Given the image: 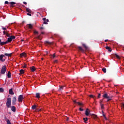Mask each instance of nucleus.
Listing matches in <instances>:
<instances>
[{"label":"nucleus","mask_w":124,"mask_h":124,"mask_svg":"<svg viewBox=\"0 0 124 124\" xmlns=\"http://www.w3.org/2000/svg\"><path fill=\"white\" fill-rule=\"evenodd\" d=\"M100 95H101V94H100V93H99L98 94V97L99 98V97H100Z\"/></svg>","instance_id":"nucleus-45"},{"label":"nucleus","mask_w":124,"mask_h":124,"mask_svg":"<svg viewBox=\"0 0 124 124\" xmlns=\"http://www.w3.org/2000/svg\"><path fill=\"white\" fill-rule=\"evenodd\" d=\"M3 57H4V55H0V62H5V59H3Z\"/></svg>","instance_id":"nucleus-9"},{"label":"nucleus","mask_w":124,"mask_h":124,"mask_svg":"<svg viewBox=\"0 0 124 124\" xmlns=\"http://www.w3.org/2000/svg\"><path fill=\"white\" fill-rule=\"evenodd\" d=\"M91 116H92L93 118V119H96L97 116L96 115L94 114H91Z\"/></svg>","instance_id":"nucleus-18"},{"label":"nucleus","mask_w":124,"mask_h":124,"mask_svg":"<svg viewBox=\"0 0 124 124\" xmlns=\"http://www.w3.org/2000/svg\"><path fill=\"white\" fill-rule=\"evenodd\" d=\"M42 60H43V58H42Z\"/></svg>","instance_id":"nucleus-60"},{"label":"nucleus","mask_w":124,"mask_h":124,"mask_svg":"<svg viewBox=\"0 0 124 124\" xmlns=\"http://www.w3.org/2000/svg\"><path fill=\"white\" fill-rule=\"evenodd\" d=\"M103 116L105 120H107V118H106V116H105V115L103 114Z\"/></svg>","instance_id":"nucleus-38"},{"label":"nucleus","mask_w":124,"mask_h":124,"mask_svg":"<svg viewBox=\"0 0 124 124\" xmlns=\"http://www.w3.org/2000/svg\"><path fill=\"white\" fill-rule=\"evenodd\" d=\"M106 49H107V50H108V52H111L112 51V50L111 49V48L109 46H106Z\"/></svg>","instance_id":"nucleus-14"},{"label":"nucleus","mask_w":124,"mask_h":124,"mask_svg":"<svg viewBox=\"0 0 124 124\" xmlns=\"http://www.w3.org/2000/svg\"><path fill=\"white\" fill-rule=\"evenodd\" d=\"M122 107H123V108H124V104H123L122 105Z\"/></svg>","instance_id":"nucleus-54"},{"label":"nucleus","mask_w":124,"mask_h":124,"mask_svg":"<svg viewBox=\"0 0 124 124\" xmlns=\"http://www.w3.org/2000/svg\"><path fill=\"white\" fill-rule=\"evenodd\" d=\"M36 97L37 98H39L40 97V94L39 93H37L36 94Z\"/></svg>","instance_id":"nucleus-19"},{"label":"nucleus","mask_w":124,"mask_h":124,"mask_svg":"<svg viewBox=\"0 0 124 124\" xmlns=\"http://www.w3.org/2000/svg\"><path fill=\"white\" fill-rule=\"evenodd\" d=\"M16 100L17 98H16V97H13V99L12 100V104L13 105H16Z\"/></svg>","instance_id":"nucleus-5"},{"label":"nucleus","mask_w":124,"mask_h":124,"mask_svg":"<svg viewBox=\"0 0 124 124\" xmlns=\"http://www.w3.org/2000/svg\"><path fill=\"white\" fill-rule=\"evenodd\" d=\"M3 34H5V31H3Z\"/></svg>","instance_id":"nucleus-47"},{"label":"nucleus","mask_w":124,"mask_h":124,"mask_svg":"<svg viewBox=\"0 0 124 124\" xmlns=\"http://www.w3.org/2000/svg\"><path fill=\"white\" fill-rule=\"evenodd\" d=\"M26 11L29 13H31V9L28 8H26Z\"/></svg>","instance_id":"nucleus-20"},{"label":"nucleus","mask_w":124,"mask_h":124,"mask_svg":"<svg viewBox=\"0 0 124 124\" xmlns=\"http://www.w3.org/2000/svg\"><path fill=\"white\" fill-rule=\"evenodd\" d=\"M34 33L35 34H37V33H38V32L37 31H34Z\"/></svg>","instance_id":"nucleus-42"},{"label":"nucleus","mask_w":124,"mask_h":124,"mask_svg":"<svg viewBox=\"0 0 124 124\" xmlns=\"http://www.w3.org/2000/svg\"><path fill=\"white\" fill-rule=\"evenodd\" d=\"M69 118L67 117L66 121H69Z\"/></svg>","instance_id":"nucleus-48"},{"label":"nucleus","mask_w":124,"mask_h":124,"mask_svg":"<svg viewBox=\"0 0 124 124\" xmlns=\"http://www.w3.org/2000/svg\"><path fill=\"white\" fill-rule=\"evenodd\" d=\"M31 70L32 72H34L35 71V67L34 66H32L31 68Z\"/></svg>","instance_id":"nucleus-13"},{"label":"nucleus","mask_w":124,"mask_h":124,"mask_svg":"<svg viewBox=\"0 0 124 124\" xmlns=\"http://www.w3.org/2000/svg\"><path fill=\"white\" fill-rule=\"evenodd\" d=\"M20 72L21 74H24V70L23 69L20 70Z\"/></svg>","instance_id":"nucleus-30"},{"label":"nucleus","mask_w":124,"mask_h":124,"mask_svg":"<svg viewBox=\"0 0 124 124\" xmlns=\"http://www.w3.org/2000/svg\"><path fill=\"white\" fill-rule=\"evenodd\" d=\"M108 41V40H105V42H107Z\"/></svg>","instance_id":"nucleus-55"},{"label":"nucleus","mask_w":124,"mask_h":124,"mask_svg":"<svg viewBox=\"0 0 124 124\" xmlns=\"http://www.w3.org/2000/svg\"><path fill=\"white\" fill-rule=\"evenodd\" d=\"M31 108L32 110H35V109H36L37 108L36 105H34L33 106H32Z\"/></svg>","instance_id":"nucleus-16"},{"label":"nucleus","mask_w":124,"mask_h":124,"mask_svg":"<svg viewBox=\"0 0 124 124\" xmlns=\"http://www.w3.org/2000/svg\"><path fill=\"white\" fill-rule=\"evenodd\" d=\"M13 39H15V36H10L8 38L7 42H8H8H11V41H12V40H13Z\"/></svg>","instance_id":"nucleus-4"},{"label":"nucleus","mask_w":124,"mask_h":124,"mask_svg":"<svg viewBox=\"0 0 124 124\" xmlns=\"http://www.w3.org/2000/svg\"><path fill=\"white\" fill-rule=\"evenodd\" d=\"M43 20L45 21H46V18H45V17L43 18Z\"/></svg>","instance_id":"nucleus-43"},{"label":"nucleus","mask_w":124,"mask_h":124,"mask_svg":"<svg viewBox=\"0 0 124 124\" xmlns=\"http://www.w3.org/2000/svg\"><path fill=\"white\" fill-rule=\"evenodd\" d=\"M79 111H84V109L82 108H79Z\"/></svg>","instance_id":"nucleus-39"},{"label":"nucleus","mask_w":124,"mask_h":124,"mask_svg":"<svg viewBox=\"0 0 124 124\" xmlns=\"http://www.w3.org/2000/svg\"><path fill=\"white\" fill-rule=\"evenodd\" d=\"M101 102H102V101H101L100 102V105H101V108L102 109H104V106L103 104H101Z\"/></svg>","instance_id":"nucleus-22"},{"label":"nucleus","mask_w":124,"mask_h":124,"mask_svg":"<svg viewBox=\"0 0 124 124\" xmlns=\"http://www.w3.org/2000/svg\"><path fill=\"white\" fill-rule=\"evenodd\" d=\"M90 97H92V98H94V96L93 95H89Z\"/></svg>","instance_id":"nucleus-36"},{"label":"nucleus","mask_w":124,"mask_h":124,"mask_svg":"<svg viewBox=\"0 0 124 124\" xmlns=\"http://www.w3.org/2000/svg\"><path fill=\"white\" fill-rule=\"evenodd\" d=\"M48 22H49V19H47L46 20V21H45L44 22V24H45V25H47V24H48Z\"/></svg>","instance_id":"nucleus-23"},{"label":"nucleus","mask_w":124,"mask_h":124,"mask_svg":"<svg viewBox=\"0 0 124 124\" xmlns=\"http://www.w3.org/2000/svg\"><path fill=\"white\" fill-rule=\"evenodd\" d=\"M52 58H55V57H56V55H55V54H53V55H52Z\"/></svg>","instance_id":"nucleus-41"},{"label":"nucleus","mask_w":124,"mask_h":124,"mask_svg":"<svg viewBox=\"0 0 124 124\" xmlns=\"http://www.w3.org/2000/svg\"><path fill=\"white\" fill-rule=\"evenodd\" d=\"M5 36H7L8 37H10V34L8 33H6V34H5Z\"/></svg>","instance_id":"nucleus-26"},{"label":"nucleus","mask_w":124,"mask_h":124,"mask_svg":"<svg viewBox=\"0 0 124 124\" xmlns=\"http://www.w3.org/2000/svg\"><path fill=\"white\" fill-rule=\"evenodd\" d=\"M64 88V87L63 86H60V89H59L60 91H62V90H63Z\"/></svg>","instance_id":"nucleus-28"},{"label":"nucleus","mask_w":124,"mask_h":124,"mask_svg":"<svg viewBox=\"0 0 124 124\" xmlns=\"http://www.w3.org/2000/svg\"><path fill=\"white\" fill-rule=\"evenodd\" d=\"M33 27V25L32 24H29L27 25V27L28 28V29H30V30H31Z\"/></svg>","instance_id":"nucleus-8"},{"label":"nucleus","mask_w":124,"mask_h":124,"mask_svg":"<svg viewBox=\"0 0 124 124\" xmlns=\"http://www.w3.org/2000/svg\"><path fill=\"white\" fill-rule=\"evenodd\" d=\"M43 29H44V28H43V27H41L40 28V30H43Z\"/></svg>","instance_id":"nucleus-50"},{"label":"nucleus","mask_w":124,"mask_h":124,"mask_svg":"<svg viewBox=\"0 0 124 124\" xmlns=\"http://www.w3.org/2000/svg\"><path fill=\"white\" fill-rule=\"evenodd\" d=\"M7 77H8V78H11V73H10V71L8 72Z\"/></svg>","instance_id":"nucleus-15"},{"label":"nucleus","mask_w":124,"mask_h":124,"mask_svg":"<svg viewBox=\"0 0 124 124\" xmlns=\"http://www.w3.org/2000/svg\"><path fill=\"white\" fill-rule=\"evenodd\" d=\"M0 76H1V75H0Z\"/></svg>","instance_id":"nucleus-58"},{"label":"nucleus","mask_w":124,"mask_h":124,"mask_svg":"<svg viewBox=\"0 0 124 124\" xmlns=\"http://www.w3.org/2000/svg\"><path fill=\"white\" fill-rule=\"evenodd\" d=\"M78 49L81 51V52H84V49L82 48L81 46H78Z\"/></svg>","instance_id":"nucleus-21"},{"label":"nucleus","mask_w":124,"mask_h":124,"mask_svg":"<svg viewBox=\"0 0 124 124\" xmlns=\"http://www.w3.org/2000/svg\"><path fill=\"white\" fill-rule=\"evenodd\" d=\"M23 68H26V67H27V64H25L23 66H22Z\"/></svg>","instance_id":"nucleus-35"},{"label":"nucleus","mask_w":124,"mask_h":124,"mask_svg":"<svg viewBox=\"0 0 124 124\" xmlns=\"http://www.w3.org/2000/svg\"><path fill=\"white\" fill-rule=\"evenodd\" d=\"M24 98V96L23 95H20L18 96V102H22Z\"/></svg>","instance_id":"nucleus-6"},{"label":"nucleus","mask_w":124,"mask_h":124,"mask_svg":"<svg viewBox=\"0 0 124 124\" xmlns=\"http://www.w3.org/2000/svg\"><path fill=\"white\" fill-rule=\"evenodd\" d=\"M91 111L88 108H87L85 111V115L86 116H89V115H91Z\"/></svg>","instance_id":"nucleus-7"},{"label":"nucleus","mask_w":124,"mask_h":124,"mask_svg":"<svg viewBox=\"0 0 124 124\" xmlns=\"http://www.w3.org/2000/svg\"><path fill=\"white\" fill-rule=\"evenodd\" d=\"M38 38L39 39V36H38Z\"/></svg>","instance_id":"nucleus-59"},{"label":"nucleus","mask_w":124,"mask_h":124,"mask_svg":"<svg viewBox=\"0 0 124 124\" xmlns=\"http://www.w3.org/2000/svg\"><path fill=\"white\" fill-rule=\"evenodd\" d=\"M103 96L104 97V98H107V99H108V101H109V100H111V99H112V97L109 96L107 93L104 94Z\"/></svg>","instance_id":"nucleus-2"},{"label":"nucleus","mask_w":124,"mask_h":124,"mask_svg":"<svg viewBox=\"0 0 124 124\" xmlns=\"http://www.w3.org/2000/svg\"><path fill=\"white\" fill-rule=\"evenodd\" d=\"M11 109L13 112H16V107L14 106L11 107Z\"/></svg>","instance_id":"nucleus-10"},{"label":"nucleus","mask_w":124,"mask_h":124,"mask_svg":"<svg viewBox=\"0 0 124 124\" xmlns=\"http://www.w3.org/2000/svg\"><path fill=\"white\" fill-rule=\"evenodd\" d=\"M54 62H58V60H55V61H54Z\"/></svg>","instance_id":"nucleus-53"},{"label":"nucleus","mask_w":124,"mask_h":124,"mask_svg":"<svg viewBox=\"0 0 124 124\" xmlns=\"http://www.w3.org/2000/svg\"><path fill=\"white\" fill-rule=\"evenodd\" d=\"M41 33L42 34H44V32H42Z\"/></svg>","instance_id":"nucleus-56"},{"label":"nucleus","mask_w":124,"mask_h":124,"mask_svg":"<svg viewBox=\"0 0 124 124\" xmlns=\"http://www.w3.org/2000/svg\"><path fill=\"white\" fill-rule=\"evenodd\" d=\"M9 93L10 94H12V95L14 94V92H13V91L12 90V89H11L9 90Z\"/></svg>","instance_id":"nucleus-11"},{"label":"nucleus","mask_w":124,"mask_h":124,"mask_svg":"<svg viewBox=\"0 0 124 124\" xmlns=\"http://www.w3.org/2000/svg\"><path fill=\"white\" fill-rule=\"evenodd\" d=\"M77 104L78 105H83V104L80 103V102H78Z\"/></svg>","instance_id":"nucleus-37"},{"label":"nucleus","mask_w":124,"mask_h":124,"mask_svg":"<svg viewBox=\"0 0 124 124\" xmlns=\"http://www.w3.org/2000/svg\"><path fill=\"white\" fill-rule=\"evenodd\" d=\"M83 120L84 121V123H86L88 121V118H83Z\"/></svg>","instance_id":"nucleus-32"},{"label":"nucleus","mask_w":124,"mask_h":124,"mask_svg":"<svg viewBox=\"0 0 124 124\" xmlns=\"http://www.w3.org/2000/svg\"><path fill=\"white\" fill-rule=\"evenodd\" d=\"M102 71H103L104 73H106V68H103Z\"/></svg>","instance_id":"nucleus-27"},{"label":"nucleus","mask_w":124,"mask_h":124,"mask_svg":"<svg viewBox=\"0 0 124 124\" xmlns=\"http://www.w3.org/2000/svg\"><path fill=\"white\" fill-rule=\"evenodd\" d=\"M6 106L8 107V108H10V107H11V98L9 97L7 98Z\"/></svg>","instance_id":"nucleus-1"},{"label":"nucleus","mask_w":124,"mask_h":124,"mask_svg":"<svg viewBox=\"0 0 124 124\" xmlns=\"http://www.w3.org/2000/svg\"><path fill=\"white\" fill-rule=\"evenodd\" d=\"M27 15H28L29 16H31V14L28 13Z\"/></svg>","instance_id":"nucleus-44"},{"label":"nucleus","mask_w":124,"mask_h":124,"mask_svg":"<svg viewBox=\"0 0 124 124\" xmlns=\"http://www.w3.org/2000/svg\"><path fill=\"white\" fill-rule=\"evenodd\" d=\"M103 113V111H102Z\"/></svg>","instance_id":"nucleus-61"},{"label":"nucleus","mask_w":124,"mask_h":124,"mask_svg":"<svg viewBox=\"0 0 124 124\" xmlns=\"http://www.w3.org/2000/svg\"><path fill=\"white\" fill-rule=\"evenodd\" d=\"M8 3H9L8 1H5V4H8Z\"/></svg>","instance_id":"nucleus-40"},{"label":"nucleus","mask_w":124,"mask_h":124,"mask_svg":"<svg viewBox=\"0 0 124 124\" xmlns=\"http://www.w3.org/2000/svg\"><path fill=\"white\" fill-rule=\"evenodd\" d=\"M20 57H21V58H23V57H24V58H25V57H26V53L23 52V53H21V54H20Z\"/></svg>","instance_id":"nucleus-12"},{"label":"nucleus","mask_w":124,"mask_h":124,"mask_svg":"<svg viewBox=\"0 0 124 124\" xmlns=\"http://www.w3.org/2000/svg\"><path fill=\"white\" fill-rule=\"evenodd\" d=\"M5 72H6V67L3 66L1 70V74L3 75L5 74Z\"/></svg>","instance_id":"nucleus-3"},{"label":"nucleus","mask_w":124,"mask_h":124,"mask_svg":"<svg viewBox=\"0 0 124 124\" xmlns=\"http://www.w3.org/2000/svg\"><path fill=\"white\" fill-rule=\"evenodd\" d=\"M2 29L3 31H6L7 29L5 27H3V26H1Z\"/></svg>","instance_id":"nucleus-31"},{"label":"nucleus","mask_w":124,"mask_h":124,"mask_svg":"<svg viewBox=\"0 0 124 124\" xmlns=\"http://www.w3.org/2000/svg\"><path fill=\"white\" fill-rule=\"evenodd\" d=\"M0 93H3V89L0 88Z\"/></svg>","instance_id":"nucleus-33"},{"label":"nucleus","mask_w":124,"mask_h":124,"mask_svg":"<svg viewBox=\"0 0 124 124\" xmlns=\"http://www.w3.org/2000/svg\"><path fill=\"white\" fill-rule=\"evenodd\" d=\"M83 46H84V48H85V49H88V47L86 46V45L83 44Z\"/></svg>","instance_id":"nucleus-34"},{"label":"nucleus","mask_w":124,"mask_h":124,"mask_svg":"<svg viewBox=\"0 0 124 124\" xmlns=\"http://www.w3.org/2000/svg\"><path fill=\"white\" fill-rule=\"evenodd\" d=\"M5 56H6V57H10V56H11V54L8 53H5Z\"/></svg>","instance_id":"nucleus-24"},{"label":"nucleus","mask_w":124,"mask_h":124,"mask_svg":"<svg viewBox=\"0 0 124 124\" xmlns=\"http://www.w3.org/2000/svg\"><path fill=\"white\" fill-rule=\"evenodd\" d=\"M7 43H8V42L6 41V42H3L2 43H1V45H5V44H7Z\"/></svg>","instance_id":"nucleus-17"},{"label":"nucleus","mask_w":124,"mask_h":124,"mask_svg":"<svg viewBox=\"0 0 124 124\" xmlns=\"http://www.w3.org/2000/svg\"><path fill=\"white\" fill-rule=\"evenodd\" d=\"M2 42H1V40L0 39V45H1Z\"/></svg>","instance_id":"nucleus-51"},{"label":"nucleus","mask_w":124,"mask_h":124,"mask_svg":"<svg viewBox=\"0 0 124 124\" xmlns=\"http://www.w3.org/2000/svg\"><path fill=\"white\" fill-rule=\"evenodd\" d=\"M115 57L116 58H117V59H120V56L119 55H118V54H115Z\"/></svg>","instance_id":"nucleus-29"},{"label":"nucleus","mask_w":124,"mask_h":124,"mask_svg":"<svg viewBox=\"0 0 124 124\" xmlns=\"http://www.w3.org/2000/svg\"><path fill=\"white\" fill-rule=\"evenodd\" d=\"M74 103H78L77 102H76V100H74Z\"/></svg>","instance_id":"nucleus-49"},{"label":"nucleus","mask_w":124,"mask_h":124,"mask_svg":"<svg viewBox=\"0 0 124 124\" xmlns=\"http://www.w3.org/2000/svg\"><path fill=\"white\" fill-rule=\"evenodd\" d=\"M46 54H48V51H46Z\"/></svg>","instance_id":"nucleus-57"},{"label":"nucleus","mask_w":124,"mask_h":124,"mask_svg":"<svg viewBox=\"0 0 124 124\" xmlns=\"http://www.w3.org/2000/svg\"><path fill=\"white\" fill-rule=\"evenodd\" d=\"M10 4L11 5H14V4H16V3L15 2H11Z\"/></svg>","instance_id":"nucleus-25"},{"label":"nucleus","mask_w":124,"mask_h":124,"mask_svg":"<svg viewBox=\"0 0 124 124\" xmlns=\"http://www.w3.org/2000/svg\"><path fill=\"white\" fill-rule=\"evenodd\" d=\"M6 33H8V31H5V34H6Z\"/></svg>","instance_id":"nucleus-46"},{"label":"nucleus","mask_w":124,"mask_h":124,"mask_svg":"<svg viewBox=\"0 0 124 124\" xmlns=\"http://www.w3.org/2000/svg\"><path fill=\"white\" fill-rule=\"evenodd\" d=\"M24 4H27V2H23Z\"/></svg>","instance_id":"nucleus-52"}]
</instances>
